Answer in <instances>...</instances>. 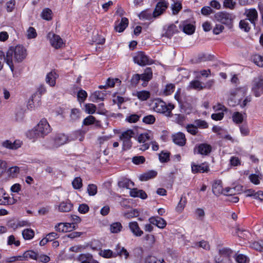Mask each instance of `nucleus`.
I'll return each mask as SVG.
<instances>
[{
	"label": "nucleus",
	"instance_id": "nucleus-1",
	"mask_svg": "<svg viewBox=\"0 0 263 263\" xmlns=\"http://www.w3.org/2000/svg\"><path fill=\"white\" fill-rule=\"evenodd\" d=\"M27 55L26 49L22 45H17L16 47H10L6 53V63L10 67L11 70L13 71L14 65L13 60L17 62L23 61Z\"/></svg>",
	"mask_w": 263,
	"mask_h": 263
},
{
	"label": "nucleus",
	"instance_id": "nucleus-2",
	"mask_svg": "<svg viewBox=\"0 0 263 263\" xmlns=\"http://www.w3.org/2000/svg\"><path fill=\"white\" fill-rule=\"evenodd\" d=\"M51 132L50 126L46 119H42L36 126L28 133L30 138L43 137Z\"/></svg>",
	"mask_w": 263,
	"mask_h": 263
},
{
	"label": "nucleus",
	"instance_id": "nucleus-3",
	"mask_svg": "<svg viewBox=\"0 0 263 263\" xmlns=\"http://www.w3.org/2000/svg\"><path fill=\"white\" fill-rule=\"evenodd\" d=\"M247 88L245 86L232 89L230 91V97L228 103L230 106H234L239 103L242 97L246 95Z\"/></svg>",
	"mask_w": 263,
	"mask_h": 263
},
{
	"label": "nucleus",
	"instance_id": "nucleus-4",
	"mask_svg": "<svg viewBox=\"0 0 263 263\" xmlns=\"http://www.w3.org/2000/svg\"><path fill=\"white\" fill-rule=\"evenodd\" d=\"M233 251L230 248H224L219 251V256L215 258L216 263H233L231 256Z\"/></svg>",
	"mask_w": 263,
	"mask_h": 263
},
{
	"label": "nucleus",
	"instance_id": "nucleus-5",
	"mask_svg": "<svg viewBox=\"0 0 263 263\" xmlns=\"http://www.w3.org/2000/svg\"><path fill=\"white\" fill-rule=\"evenodd\" d=\"M214 17L217 21L228 26L232 25L235 18V15L232 13L226 11L218 12L215 14Z\"/></svg>",
	"mask_w": 263,
	"mask_h": 263
},
{
	"label": "nucleus",
	"instance_id": "nucleus-6",
	"mask_svg": "<svg viewBox=\"0 0 263 263\" xmlns=\"http://www.w3.org/2000/svg\"><path fill=\"white\" fill-rule=\"evenodd\" d=\"M134 132L133 130L128 129L123 132L120 137L123 142V149L126 151L130 149L132 146L131 138L134 136Z\"/></svg>",
	"mask_w": 263,
	"mask_h": 263
},
{
	"label": "nucleus",
	"instance_id": "nucleus-7",
	"mask_svg": "<svg viewBox=\"0 0 263 263\" xmlns=\"http://www.w3.org/2000/svg\"><path fill=\"white\" fill-rule=\"evenodd\" d=\"M134 61L135 63L140 66L151 65L153 63V60L149 58L144 52H138L134 57Z\"/></svg>",
	"mask_w": 263,
	"mask_h": 263
},
{
	"label": "nucleus",
	"instance_id": "nucleus-8",
	"mask_svg": "<svg viewBox=\"0 0 263 263\" xmlns=\"http://www.w3.org/2000/svg\"><path fill=\"white\" fill-rule=\"evenodd\" d=\"M253 82L252 91L256 97H259L263 93V76L255 79Z\"/></svg>",
	"mask_w": 263,
	"mask_h": 263
},
{
	"label": "nucleus",
	"instance_id": "nucleus-9",
	"mask_svg": "<svg viewBox=\"0 0 263 263\" xmlns=\"http://www.w3.org/2000/svg\"><path fill=\"white\" fill-rule=\"evenodd\" d=\"M246 20L250 21L254 27H255L256 22L258 20V13L255 8L246 9L244 13Z\"/></svg>",
	"mask_w": 263,
	"mask_h": 263
},
{
	"label": "nucleus",
	"instance_id": "nucleus-10",
	"mask_svg": "<svg viewBox=\"0 0 263 263\" xmlns=\"http://www.w3.org/2000/svg\"><path fill=\"white\" fill-rule=\"evenodd\" d=\"M153 109L159 113H166L170 109L165 103L160 100H155L153 103Z\"/></svg>",
	"mask_w": 263,
	"mask_h": 263
},
{
	"label": "nucleus",
	"instance_id": "nucleus-11",
	"mask_svg": "<svg viewBox=\"0 0 263 263\" xmlns=\"http://www.w3.org/2000/svg\"><path fill=\"white\" fill-rule=\"evenodd\" d=\"M168 6V3L164 0L158 2L153 11L154 17H157L161 15L165 11Z\"/></svg>",
	"mask_w": 263,
	"mask_h": 263
},
{
	"label": "nucleus",
	"instance_id": "nucleus-12",
	"mask_svg": "<svg viewBox=\"0 0 263 263\" xmlns=\"http://www.w3.org/2000/svg\"><path fill=\"white\" fill-rule=\"evenodd\" d=\"M48 37L50 39V42L52 46L56 49L60 48L63 44L61 37L52 33H49Z\"/></svg>",
	"mask_w": 263,
	"mask_h": 263
},
{
	"label": "nucleus",
	"instance_id": "nucleus-13",
	"mask_svg": "<svg viewBox=\"0 0 263 263\" xmlns=\"http://www.w3.org/2000/svg\"><path fill=\"white\" fill-rule=\"evenodd\" d=\"M67 140L68 138L65 135L62 134H58L55 136L52 140L53 144L51 146V148L58 147L64 144Z\"/></svg>",
	"mask_w": 263,
	"mask_h": 263
},
{
	"label": "nucleus",
	"instance_id": "nucleus-14",
	"mask_svg": "<svg viewBox=\"0 0 263 263\" xmlns=\"http://www.w3.org/2000/svg\"><path fill=\"white\" fill-rule=\"evenodd\" d=\"M192 172L193 174L203 173L208 172L209 171V165L205 163H203L200 165L195 164L192 163L191 164Z\"/></svg>",
	"mask_w": 263,
	"mask_h": 263
},
{
	"label": "nucleus",
	"instance_id": "nucleus-15",
	"mask_svg": "<svg viewBox=\"0 0 263 263\" xmlns=\"http://www.w3.org/2000/svg\"><path fill=\"white\" fill-rule=\"evenodd\" d=\"M148 221L151 224L156 226L160 229H163L166 226V221L159 216L151 217L149 218Z\"/></svg>",
	"mask_w": 263,
	"mask_h": 263
},
{
	"label": "nucleus",
	"instance_id": "nucleus-16",
	"mask_svg": "<svg viewBox=\"0 0 263 263\" xmlns=\"http://www.w3.org/2000/svg\"><path fill=\"white\" fill-rule=\"evenodd\" d=\"M128 227L133 234L136 237H140L143 234V231L141 230L136 221L130 222L128 223Z\"/></svg>",
	"mask_w": 263,
	"mask_h": 263
},
{
	"label": "nucleus",
	"instance_id": "nucleus-17",
	"mask_svg": "<svg viewBox=\"0 0 263 263\" xmlns=\"http://www.w3.org/2000/svg\"><path fill=\"white\" fill-rule=\"evenodd\" d=\"M172 138L173 142L179 146H183L186 143L185 135L181 132H178L173 135Z\"/></svg>",
	"mask_w": 263,
	"mask_h": 263
},
{
	"label": "nucleus",
	"instance_id": "nucleus-18",
	"mask_svg": "<svg viewBox=\"0 0 263 263\" xmlns=\"http://www.w3.org/2000/svg\"><path fill=\"white\" fill-rule=\"evenodd\" d=\"M141 80L144 81L142 84L143 86H146V82H148L152 78L153 72L151 68L148 67L145 69L143 73L140 74Z\"/></svg>",
	"mask_w": 263,
	"mask_h": 263
},
{
	"label": "nucleus",
	"instance_id": "nucleus-19",
	"mask_svg": "<svg viewBox=\"0 0 263 263\" xmlns=\"http://www.w3.org/2000/svg\"><path fill=\"white\" fill-rule=\"evenodd\" d=\"M2 146L5 148L10 149H16L21 146L20 141L15 140L12 142L10 140H6L2 143Z\"/></svg>",
	"mask_w": 263,
	"mask_h": 263
},
{
	"label": "nucleus",
	"instance_id": "nucleus-20",
	"mask_svg": "<svg viewBox=\"0 0 263 263\" xmlns=\"http://www.w3.org/2000/svg\"><path fill=\"white\" fill-rule=\"evenodd\" d=\"M212 191L216 196H219L223 193L222 181L216 180L212 185Z\"/></svg>",
	"mask_w": 263,
	"mask_h": 263
},
{
	"label": "nucleus",
	"instance_id": "nucleus-21",
	"mask_svg": "<svg viewBox=\"0 0 263 263\" xmlns=\"http://www.w3.org/2000/svg\"><path fill=\"white\" fill-rule=\"evenodd\" d=\"M58 207L60 212H68L71 210L73 205L69 201L67 200L61 202Z\"/></svg>",
	"mask_w": 263,
	"mask_h": 263
},
{
	"label": "nucleus",
	"instance_id": "nucleus-22",
	"mask_svg": "<svg viewBox=\"0 0 263 263\" xmlns=\"http://www.w3.org/2000/svg\"><path fill=\"white\" fill-rule=\"evenodd\" d=\"M130 195L133 197H140L142 199H145L147 197L146 193L143 190H138L136 188L130 190Z\"/></svg>",
	"mask_w": 263,
	"mask_h": 263
},
{
	"label": "nucleus",
	"instance_id": "nucleus-23",
	"mask_svg": "<svg viewBox=\"0 0 263 263\" xmlns=\"http://www.w3.org/2000/svg\"><path fill=\"white\" fill-rule=\"evenodd\" d=\"M128 24V20L126 17H122L121 22L118 25H116L115 29L119 32H123L127 27Z\"/></svg>",
	"mask_w": 263,
	"mask_h": 263
},
{
	"label": "nucleus",
	"instance_id": "nucleus-24",
	"mask_svg": "<svg viewBox=\"0 0 263 263\" xmlns=\"http://www.w3.org/2000/svg\"><path fill=\"white\" fill-rule=\"evenodd\" d=\"M211 146L205 143L200 144L198 146V153L201 155H208L211 152Z\"/></svg>",
	"mask_w": 263,
	"mask_h": 263
},
{
	"label": "nucleus",
	"instance_id": "nucleus-25",
	"mask_svg": "<svg viewBox=\"0 0 263 263\" xmlns=\"http://www.w3.org/2000/svg\"><path fill=\"white\" fill-rule=\"evenodd\" d=\"M79 260L81 261V263H99L93 259L92 255L89 254L80 255Z\"/></svg>",
	"mask_w": 263,
	"mask_h": 263
},
{
	"label": "nucleus",
	"instance_id": "nucleus-26",
	"mask_svg": "<svg viewBox=\"0 0 263 263\" xmlns=\"http://www.w3.org/2000/svg\"><path fill=\"white\" fill-rule=\"evenodd\" d=\"M58 75L55 71H51L48 73L46 78V83L50 86H53L55 84V80Z\"/></svg>",
	"mask_w": 263,
	"mask_h": 263
},
{
	"label": "nucleus",
	"instance_id": "nucleus-27",
	"mask_svg": "<svg viewBox=\"0 0 263 263\" xmlns=\"http://www.w3.org/2000/svg\"><path fill=\"white\" fill-rule=\"evenodd\" d=\"M157 175V172L154 170H151L146 173L142 174L140 176V180L142 181H147L149 179L155 178Z\"/></svg>",
	"mask_w": 263,
	"mask_h": 263
},
{
	"label": "nucleus",
	"instance_id": "nucleus-28",
	"mask_svg": "<svg viewBox=\"0 0 263 263\" xmlns=\"http://www.w3.org/2000/svg\"><path fill=\"white\" fill-rule=\"evenodd\" d=\"M118 184L120 187L129 189L130 185L132 184L133 186L134 183L130 180L127 178H122L118 182Z\"/></svg>",
	"mask_w": 263,
	"mask_h": 263
},
{
	"label": "nucleus",
	"instance_id": "nucleus-29",
	"mask_svg": "<svg viewBox=\"0 0 263 263\" xmlns=\"http://www.w3.org/2000/svg\"><path fill=\"white\" fill-rule=\"evenodd\" d=\"M37 255H38V254H37L35 252L31 251V250H29V251H26L22 255V257L23 260H26L28 258H31V259H33L34 260H36L37 257Z\"/></svg>",
	"mask_w": 263,
	"mask_h": 263
},
{
	"label": "nucleus",
	"instance_id": "nucleus-30",
	"mask_svg": "<svg viewBox=\"0 0 263 263\" xmlns=\"http://www.w3.org/2000/svg\"><path fill=\"white\" fill-rule=\"evenodd\" d=\"M150 92L146 90L137 91L136 96L141 101H146L150 97Z\"/></svg>",
	"mask_w": 263,
	"mask_h": 263
},
{
	"label": "nucleus",
	"instance_id": "nucleus-31",
	"mask_svg": "<svg viewBox=\"0 0 263 263\" xmlns=\"http://www.w3.org/2000/svg\"><path fill=\"white\" fill-rule=\"evenodd\" d=\"M139 17L140 20H146L149 21L153 20V18H155L153 13L152 14L148 10L142 11L139 14Z\"/></svg>",
	"mask_w": 263,
	"mask_h": 263
},
{
	"label": "nucleus",
	"instance_id": "nucleus-32",
	"mask_svg": "<svg viewBox=\"0 0 263 263\" xmlns=\"http://www.w3.org/2000/svg\"><path fill=\"white\" fill-rule=\"evenodd\" d=\"M122 228L120 222H116L110 225V231L112 233H118L121 231Z\"/></svg>",
	"mask_w": 263,
	"mask_h": 263
},
{
	"label": "nucleus",
	"instance_id": "nucleus-33",
	"mask_svg": "<svg viewBox=\"0 0 263 263\" xmlns=\"http://www.w3.org/2000/svg\"><path fill=\"white\" fill-rule=\"evenodd\" d=\"M234 258L237 263H249L250 261L249 257L242 254H236Z\"/></svg>",
	"mask_w": 263,
	"mask_h": 263
},
{
	"label": "nucleus",
	"instance_id": "nucleus-34",
	"mask_svg": "<svg viewBox=\"0 0 263 263\" xmlns=\"http://www.w3.org/2000/svg\"><path fill=\"white\" fill-rule=\"evenodd\" d=\"M52 11L49 8H45L42 11L41 15L43 19L50 21L52 19Z\"/></svg>",
	"mask_w": 263,
	"mask_h": 263
},
{
	"label": "nucleus",
	"instance_id": "nucleus-35",
	"mask_svg": "<svg viewBox=\"0 0 263 263\" xmlns=\"http://www.w3.org/2000/svg\"><path fill=\"white\" fill-rule=\"evenodd\" d=\"M189 88L190 89H194L197 90H201L204 87L202 86V83L198 80H193L190 83Z\"/></svg>",
	"mask_w": 263,
	"mask_h": 263
},
{
	"label": "nucleus",
	"instance_id": "nucleus-36",
	"mask_svg": "<svg viewBox=\"0 0 263 263\" xmlns=\"http://www.w3.org/2000/svg\"><path fill=\"white\" fill-rule=\"evenodd\" d=\"M106 91H96L92 95V97L96 100H99L103 101L104 99L105 96L107 95Z\"/></svg>",
	"mask_w": 263,
	"mask_h": 263
},
{
	"label": "nucleus",
	"instance_id": "nucleus-37",
	"mask_svg": "<svg viewBox=\"0 0 263 263\" xmlns=\"http://www.w3.org/2000/svg\"><path fill=\"white\" fill-rule=\"evenodd\" d=\"M22 235L25 239L30 240L34 237V232L31 229H26L23 231Z\"/></svg>",
	"mask_w": 263,
	"mask_h": 263
},
{
	"label": "nucleus",
	"instance_id": "nucleus-38",
	"mask_svg": "<svg viewBox=\"0 0 263 263\" xmlns=\"http://www.w3.org/2000/svg\"><path fill=\"white\" fill-rule=\"evenodd\" d=\"M116 253H115V255L119 256L124 255L125 259H127L129 256V253L124 248H121L119 245H118L116 248Z\"/></svg>",
	"mask_w": 263,
	"mask_h": 263
},
{
	"label": "nucleus",
	"instance_id": "nucleus-39",
	"mask_svg": "<svg viewBox=\"0 0 263 263\" xmlns=\"http://www.w3.org/2000/svg\"><path fill=\"white\" fill-rule=\"evenodd\" d=\"M194 247L198 248H202L206 250H209L210 249V246L209 243L204 240L195 242Z\"/></svg>",
	"mask_w": 263,
	"mask_h": 263
},
{
	"label": "nucleus",
	"instance_id": "nucleus-40",
	"mask_svg": "<svg viewBox=\"0 0 263 263\" xmlns=\"http://www.w3.org/2000/svg\"><path fill=\"white\" fill-rule=\"evenodd\" d=\"M233 121L236 124L241 123L243 120L242 114L239 112H235L232 115Z\"/></svg>",
	"mask_w": 263,
	"mask_h": 263
},
{
	"label": "nucleus",
	"instance_id": "nucleus-41",
	"mask_svg": "<svg viewBox=\"0 0 263 263\" xmlns=\"http://www.w3.org/2000/svg\"><path fill=\"white\" fill-rule=\"evenodd\" d=\"M99 254L104 258H111L117 256V255H115V253H114L112 251L109 249L101 250Z\"/></svg>",
	"mask_w": 263,
	"mask_h": 263
},
{
	"label": "nucleus",
	"instance_id": "nucleus-42",
	"mask_svg": "<svg viewBox=\"0 0 263 263\" xmlns=\"http://www.w3.org/2000/svg\"><path fill=\"white\" fill-rule=\"evenodd\" d=\"M186 203V199L185 197L182 196L180 198V201L176 206V211L179 212H181L184 209Z\"/></svg>",
	"mask_w": 263,
	"mask_h": 263
},
{
	"label": "nucleus",
	"instance_id": "nucleus-43",
	"mask_svg": "<svg viewBox=\"0 0 263 263\" xmlns=\"http://www.w3.org/2000/svg\"><path fill=\"white\" fill-rule=\"evenodd\" d=\"M248 21V20L244 19L241 20L239 22L240 28L245 32H249L251 28Z\"/></svg>",
	"mask_w": 263,
	"mask_h": 263
},
{
	"label": "nucleus",
	"instance_id": "nucleus-44",
	"mask_svg": "<svg viewBox=\"0 0 263 263\" xmlns=\"http://www.w3.org/2000/svg\"><path fill=\"white\" fill-rule=\"evenodd\" d=\"M176 31V26L174 24L171 25L168 27L164 36L167 37L171 38Z\"/></svg>",
	"mask_w": 263,
	"mask_h": 263
},
{
	"label": "nucleus",
	"instance_id": "nucleus-45",
	"mask_svg": "<svg viewBox=\"0 0 263 263\" xmlns=\"http://www.w3.org/2000/svg\"><path fill=\"white\" fill-rule=\"evenodd\" d=\"M172 13L174 15L177 14L182 9V4L180 2H176L171 5Z\"/></svg>",
	"mask_w": 263,
	"mask_h": 263
},
{
	"label": "nucleus",
	"instance_id": "nucleus-46",
	"mask_svg": "<svg viewBox=\"0 0 263 263\" xmlns=\"http://www.w3.org/2000/svg\"><path fill=\"white\" fill-rule=\"evenodd\" d=\"M195 30V27L194 25L191 24H187L183 27V32L187 34H192Z\"/></svg>",
	"mask_w": 263,
	"mask_h": 263
},
{
	"label": "nucleus",
	"instance_id": "nucleus-47",
	"mask_svg": "<svg viewBox=\"0 0 263 263\" xmlns=\"http://www.w3.org/2000/svg\"><path fill=\"white\" fill-rule=\"evenodd\" d=\"M186 128L187 132L193 135H196L198 132L197 127L194 124H187L186 126Z\"/></svg>",
	"mask_w": 263,
	"mask_h": 263
},
{
	"label": "nucleus",
	"instance_id": "nucleus-48",
	"mask_svg": "<svg viewBox=\"0 0 263 263\" xmlns=\"http://www.w3.org/2000/svg\"><path fill=\"white\" fill-rule=\"evenodd\" d=\"M170 153L168 152H162L159 155V159L161 162L164 163L170 160Z\"/></svg>",
	"mask_w": 263,
	"mask_h": 263
},
{
	"label": "nucleus",
	"instance_id": "nucleus-49",
	"mask_svg": "<svg viewBox=\"0 0 263 263\" xmlns=\"http://www.w3.org/2000/svg\"><path fill=\"white\" fill-rule=\"evenodd\" d=\"M137 139L139 143H144L146 141L151 140V137L148 133H144L139 135Z\"/></svg>",
	"mask_w": 263,
	"mask_h": 263
},
{
	"label": "nucleus",
	"instance_id": "nucleus-50",
	"mask_svg": "<svg viewBox=\"0 0 263 263\" xmlns=\"http://www.w3.org/2000/svg\"><path fill=\"white\" fill-rule=\"evenodd\" d=\"M72 186L74 189H80L82 186V180L80 177H76L72 182Z\"/></svg>",
	"mask_w": 263,
	"mask_h": 263
},
{
	"label": "nucleus",
	"instance_id": "nucleus-51",
	"mask_svg": "<svg viewBox=\"0 0 263 263\" xmlns=\"http://www.w3.org/2000/svg\"><path fill=\"white\" fill-rule=\"evenodd\" d=\"M87 190L89 196H94L97 193V186L96 184H90L88 185Z\"/></svg>",
	"mask_w": 263,
	"mask_h": 263
},
{
	"label": "nucleus",
	"instance_id": "nucleus-52",
	"mask_svg": "<svg viewBox=\"0 0 263 263\" xmlns=\"http://www.w3.org/2000/svg\"><path fill=\"white\" fill-rule=\"evenodd\" d=\"M253 62L258 66L263 67V57L260 55H255L253 58Z\"/></svg>",
	"mask_w": 263,
	"mask_h": 263
},
{
	"label": "nucleus",
	"instance_id": "nucleus-53",
	"mask_svg": "<svg viewBox=\"0 0 263 263\" xmlns=\"http://www.w3.org/2000/svg\"><path fill=\"white\" fill-rule=\"evenodd\" d=\"M95 118L93 116L90 115L84 119L83 124L84 125L88 126L95 123Z\"/></svg>",
	"mask_w": 263,
	"mask_h": 263
},
{
	"label": "nucleus",
	"instance_id": "nucleus-54",
	"mask_svg": "<svg viewBox=\"0 0 263 263\" xmlns=\"http://www.w3.org/2000/svg\"><path fill=\"white\" fill-rule=\"evenodd\" d=\"M145 161V159L142 156H135L132 158L133 163L137 165L143 164Z\"/></svg>",
	"mask_w": 263,
	"mask_h": 263
},
{
	"label": "nucleus",
	"instance_id": "nucleus-55",
	"mask_svg": "<svg viewBox=\"0 0 263 263\" xmlns=\"http://www.w3.org/2000/svg\"><path fill=\"white\" fill-rule=\"evenodd\" d=\"M175 86L172 84H167L166 85L163 92L165 95L168 96L171 95L172 92H173L174 90Z\"/></svg>",
	"mask_w": 263,
	"mask_h": 263
},
{
	"label": "nucleus",
	"instance_id": "nucleus-56",
	"mask_svg": "<svg viewBox=\"0 0 263 263\" xmlns=\"http://www.w3.org/2000/svg\"><path fill=\"white\" fill-rule=\"evenodd\" d=\"M126 217L128 218L136 217L139 215V212L137 209L132 210L124 214Z\"/></svg>",
	"mask_w": 263,
	"mask_h": 263
},
{
	"label": "nucleus",
	"instance_id": "nucleus-57",
	"mask_svg": "<svg viewBox=\"0 0 263 263\" xmlns=\"http://www.w3.org/2000/svg\"><path fill=\"white\" fill-rule=\"evenodd\" d=\"M144 263H159V261L155 256L148 255L144 258Z\"/></svg>",
	"mask_w": 263,
	"mask_h": 263
},
{
	"label": "nucleus",
	"instance_id": "nucleus-58",
	"mask_svg": "<svg viewBox=\"0 0 263 263\" xmlns=\"http://www.w3.org/2000/svg\"><path fill=\"white\" fill-rule=\"evenodd\" d=\"M174 118L175 121L180 125H182L185 120L184 116L181 114H175Z\"/></svg>",
	"mask_w": 263,
	"mask_h": 263
},
{
	"label": "nucleus",
	"instance_id": "nucleus-59",
	"mask_svg": "<svg viewBox=\"0 0 263 263\" xmlns=\"http://www.w3.org/2000/svg\"><path fill=\"white\" fill-rule=\"evenodd\" d=\"M195 123L197 128H206L208 127V124L204 120H196L195 121Z\"/></svg>",
	"mask_w": 263,
	"mask_h": 263
},
{
	"label": "nucleus",
	"instance_id": "nucleus-60",
	"mask_svg": "<svg viewBox=\"0 0 263 263\" xmlns=\"http://www.w3.org/2000/svg\"><path fill=\"white\" fill-rule=\"evenodd\" d=\"M155 120L156 119L155 117L153 115H150L144 117L142 121L143 122L146 124H151L154 123L155 121Z\"/></svg>",
	"mask_w": 263,
	"mask_h": 263
},
{
	"label": "nucleus",
	"instance_id": "nucleus-61",
	"mask_svg": "<svg viewBox=\"0 0 263 263\" xmlns=\"http://www.w3.org/2000/svg\"><path fill=\"white\" fill-rule=\"evenodd\" d=\"M86 111L89 114H93L96 110V106L93 104H87L85 105Z\"/></svg>",
	"mask_w": 263,
	"mask_h": 263
},
{
	"label": "nucleus",
	"instance_id": "nucleus-62",
	"mask_svg": "<svg viewBox=\"0 0 263 263\" xmlns=\"http://www.w3.org/2000/svg\"><path fill=\"white\" fill-rule=\"evenodd\" d=\"M140 116L137 114L131 115L126 118V121L129 123H135L139 120Z\"/></svg>",
	"mask_w": 263,
	"mask_h": 263
},
{
	"label": "nucleus",
	"instance_id": "nucleus-63",
	"mask_svg": "<svg viewBox=\"0 0 263 263\" xmlns=\"http://www.w3.org/2000/svg\"><path fill=\"white\" fill-rule=\"evenodd\" d=\"M78 98L79 101L83 102L87 98V92L84 90H80L78 92Z\"/></svg>",
	"mask_w": 263,
	"mask_h": 263
},
{
	"label": "nucleus",
	"instance_id": "nucleus-64",
	"mask_svg": "<svg viewBox=\"0 0 263 263\" xmlns=\"http://www.w3.org/2000/svg\"><path fill=\"white\" fill-rule=\"evenodd\" d=\"M24 117V112L22 109H20L15 112V120L17 122L23 121Z\"/></svg>",
	"mask_w": 263,
	"mask_h": 263
}]
</instances>
